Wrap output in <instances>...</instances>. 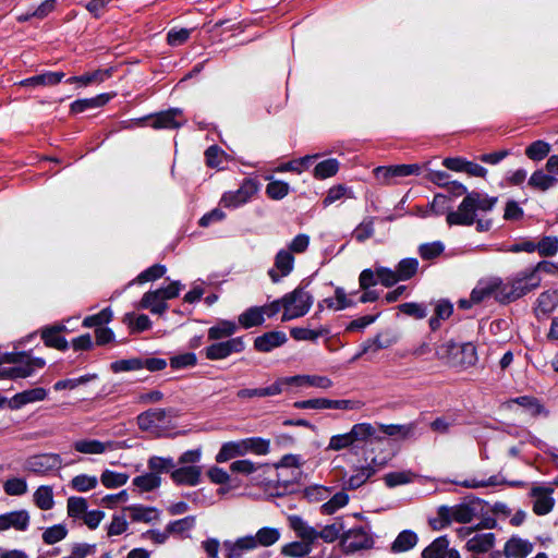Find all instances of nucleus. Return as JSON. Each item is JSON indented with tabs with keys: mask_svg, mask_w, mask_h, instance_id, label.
<instances>
[{
	"mask_svg": "<svg viewBox=\"0 0 558 558\" xmlns=\"http://www.w3.org/2000/svg\"><path fill=\"white\" fill-rule=\"evenodd\" d=\"M497 198L489 197L478 192L468 193L457 210L447 214V222L450 226H472L480 213L490 211Z\"/></svg>",
	"mask_w": 558,
	"mask_h": 558,
	"instance_id": "obj_1",
	"label": "nucleus"
},
{
	"mask_svg": "<svg viewBox=\"0 0 558 558\" xmlns=\"http://www.w3.org/2000/svg\"><path fill=\"white\" fill-rule=\"evenodd\" d=\"M45 364L44 359L31 357L25 352L4 353L0 355V378H26Z\"/></svg>",
	"mask_w": 558,
	"mask_h": 558,
	"instance_id": "obj_2",
	"label": "nucleus"
},
{
	"mask_svg": "<svg viewBox=\"0 0 558 558\" xmlns=\"http://www.w3.org/2000/svg\"><path fill=\"white\" fill-rule=\"evenodd\" d=\"M436 356L447 366L465 369L477 362L476 348L471 342L446 341L436 349Z\"/></svg>",
	"mask_w": 558,
	"mask_h": 558,
	"instance_id": "obj_3",
	"label": "nucleus"
},
{
	"mask_svg": "<svg viewBox=\"0 0 558 558\" xmlns=\"http://www.w3.org/2000/svg\"><path fill=\"white\" fill-rule=\"evenodd\" d=\"M542 278L535 270L524 269L507 281L501 280V291L498 293V302L510 303L527 294L541 284Z\"/></svg>",
	"mask_w": 558,
	"mask_h": 558,
	"instance_id": "obj_4",
	"label": "nucleus"
},
{
	"mask_svg": "<svg viewBox=\"0 0 558 558\" xmlns=\"http://www.w3.org/2000/svg\"><path fill=\"white\" fill-rule=\"evenodd\" d=\"M313 304L312 295L302 288H298L282 296V322L299 318L308 313Z\"/></svg>",
	"mask_w": 558,
	"mask_h": 558,
	"instance_id": "obj_5",
	"label": "nucleus"
},
{
	"mask_svg": "<svg viewBox=\"0 0 558 558\" xmlns=\"http://www.w3.org/2000/svg\"><path fill=\"white\" fill-rule=\"evenodd\" d=\"M258 191V183L252 179H245L236 191H228L222 194L219 205L235 209L246 204Z\"/></svg>",
	"mask_w": 558,
	"mask_h": 558,
	"instance_id": "obj_6",
	"label": "nucleus"
},
{
	"mask_svg": "<svg viewBox=\"0 0 558 558\" xmlns=\"http://www.w3.org/2000/svg\"><path fill=\"white\" fill-rule=\"evenodd\" d=\"M63 460L58 453H40L26 459L24 470L37 475H46L52 471L60 470Z\"/></svg>",
	"mask_w": 558,
	"mask_h": 558,
	"instance_id": "obj_7",
	"label": "nucleus"
},
{
	"mask_svg": "<svg viewBox=\"0 0 558 558\" xmlns=\"http://www.w3.org/2000/svg\"><path fill=\"white\" fill-rule=\"evenodd\" d=\"M245 349L243 337H234L227 340H218L205 349V356L210 361H219L231 354L241 353Z\"/></svg>",
	"mask_w": 558,
	"mask_h": 558,
	"instance_id": "obj_8",
	"label": "nucleus"
},
{
	"mask_svg": "<svg viewBox=\"0 0 558 558\" xmlns=\"http://www.w3.org/2000/svg\"><path fill=\"white\" fill-rule=\"evenodd\" d=\"M439 518L446 525L451 522L470 523L476 515L475 509L469 504H460L456 506H441L438 509Z\"/></svg>",
	"mask_w": 558,
	"mask_h": 558,
	"instance_id": "obj_9",
	"label": "nucleus"
},
{
	"mask_svg": "<svg viewBox=\"0 0 558 558\" xmlns=\"http://www.w3.org/2000/svg\"><path fill=\"white\" fill-rule=\"evenodd\" d=\"M342 545L347 551H357L373 547L374 541L369 532L364 527H353L343 533Z\"/></svg>",
	"mask_w": 558,
	"mask_h": 558,
	"instance_id": "obj_10",
	"label": "nucleus"
},
{
	"mask_svg": "<svg viewBox=\"0 0 558 558\" xmlns=\"http://www.w3.org/2000/svg\"><path fill=\"white\" fill-rule=\"evenodd\" d=\"M418 173L420 166L415 163L377 167L374 169L375 178L384 185L391 184L395 178L409 177Z\"/></svg>",
	"mask_w": 558,
	"mask_h": 558,
	"instance_id": "obj_11",
	"label": "nucleus"
},
{
	"mask_svg": "<svg viewBox=\"0 0 558 558\" xmlns=\"http://www.w3.org/2000/svg\"><path fill=\"white\" fill-rule=\"evenodd\" d=\"M501 291V279L498 277H489L481 279L471 292V301L480 304L489 298L498 301V293Z\"/></svg>",
	"mask_w": 558,
	"mask_h": 558,
	"instance_id": "obj_12",
	"label": "nucleus"
},
{
	"mask_svg": "<svg viewBox=\"0 0 558 558\" xmlns=\"http://www.w3.org/2000/svg\"><path fill=\"white\" fill-rule=\"evenodd\" d=\"M284 381V389L288 387H316L319 389H329L332 387V380L327 376L319 375H295L290 377H282Z\"/></svg>",
	"mask_w": 558,
	"mask_h": 558,
	"instance_id": "obj_13",
	"label": "nucleus"
},
{
	"mask_svg": "<svg viewBox=\"0 0 558 558\" xmlns=\"http://www.w3.org/2000/svg\"><path fill=\"white\" fill-rule=\"evenodd\" d=\"M294 268V257L286 248H281L275 256L274 267L268 270V276L271 281L277 283L283 277H287L292 272Z\"/></svg>",
	"mask_w": 558,
	"mask_h": 558,
	"instance_id": "obj_14",
	"label": "nucleus"
},
{
	"mask_svg": "<svg viewBox=\"0 0 558 558\" xmlns=\"http://www.w3.org/2000/svg\"><path fill=\"white\" fill-rule=\"evenodd\" d=\"M225 558H241L245 553L253 551L257 547L253 534L223 542Z\"/></svg>",
	"mask_w": 558,
	"mask_h": 558,
	"instance_id": "obj_15",
	"label": "nucleus"
},
{
	"mask_svg": "<svg viewBox=\"0 0 558 558\" xmlns=\"http://www.w3.org/2000/svg\"><path fill=\"white\" fill-rule=\"evenodd\" d=\"M167 412L163 409H150L137 416V424L142 430L159 433L166 425Z\"/></svg>",
	"mask_w": 558,
	"mask_h": 558,
	"instance_id": "obj_16",
	"label": "nucleus"
},
{
	"mask_svg": "<svg viewBox=\"0 0 558 558\" xmlns=\"http://www.w3.org/2000/svg\"><path fill=\"white\" fill-rule=\"evenodd\" d=\"M553 493L554 489L547 486H535L531 489L533 510L536 514L545 515L553 510L555 505Z\"/></svg>",
	"mask_w": 558,
	"mask_h": 558,
	"instance_id": "obj_17",
	"label": "nucleus"
},
{
	"mask_svg": "<svg viewBox=\"0 0 558 558\" xmlns=\"http://www.w3.org/2000/svg\"><path fill=\"white\" fill-rule=\"evenodd\" d=\"M73 448L76 452L83 454H104L108 451L117 449L113 441H100L98 439L82 438L73 442Z\"/></svg>",
	"mask_w": 558,
	"mask_h": 558,
	"instance_id": "obj_18",
	"label": "nucleus"
},
{
	"mask_svg": "<svg viewBox=\"0 0 558 558\" xmlns=\"http://www.w3.org/2000/svg\"><path fill=\"white\" fill-rule=\"evenodd\" d=\"M177 485L197 486L201 483L202 468L199 465H181L170 473Z\"/></svg>",
	"mask_w": 558,
	"mask_h": 558,
	"instance_id": "obj_19",
	"label": "nucleus"
},
{
	"mask_svg": "<svg viewBox=\"0 0 558 558\" xmlns=\"http://www.w3.org/2000/svg\"><path fill=\"white\" fill-rule=\"evenodd\" d=\"M29 513L24 509L0 514V532L10 529L26 531L29 525Z\"/></svg>",
	"mask_w": 558,
	"mask_h": 558,
	"instance_id": "obj_20",
	"label": "nucleus"
},
{
	"mask_svg": "<svg viewBox=\"0 0 558 558\" xmlns=\"http://www.w3.org/2000/svg\"><path fill=\"white\" fill-rule=\"evenodd\" d=\"M422 558H461L458 550L449 548L446 536L437 537L422 551Z\"/></svg>",
	"mask_w": 558,
	"mask_h": 558,
	"instance_id": "obj_21",
	"label": "nucleus"
},
{
	"mask_svg": "<svg viewBox=\"0 0 558 558\" xmlns=\"http://www.w3.org/2000/svg\"><path fill=\"white\" fill-rule=\"evenodd\" d=\"M185 122L183 113L180 109H169L159 112L151 118V126L154 129H177Z\"/></svg>",
	"mask_w": 558,
	"mask_h": 558,
	"instance_id": "obj_22",
	"label": "nucleus"
},
{
	"mask_svg": "<svg viewBox=\"0 0 558 558\" xmlns=\"http://www.w3.org/2000/svg\"><path fill=\"white\" fill-rule=\"evenodd\" d=\"M284 390V381L282 377H280L268 387L240 389L236 392V397L239 399L265 398L280 395Z\"/></svg>",
	"mask_w": 558,
	"mask_h": 558,
	"instance_id": "obj_23",
	"label": "nucleus"
},
{
	"mask_svg": "<svg viewBox=\"0 0 558 558\" xmlns=\"http://www.w3.org/2000/svg\"><path fill=\"white\" fill-rule=\"evenodd\" d=\"M47 390L41 387L27 389L22 392H19L14 395L8 402L9 408L12 410L21 409L22 407L37 402L43 401L47 398Z\"/></svg>",
	"mask_w": 558,
	"mask_h": 558,
	"instance_id": "obj_24",
	"label": "nucleus"
},
{
	"mask_svg": "<svg viewBox=\"0 0 558 558\" xmlns=\"http://www.w3.org/2000/svg\"><path fill=\"white\" fill-rule=\"evenodd\" d=\"M534 549L533 543L519 536L509 538L504 547L506 558H526Z\"/></svg>",
	"mask_w": 558,
	"mask_h": 558,
	"instance_id": "obj_25",
	"label": "nucleus"
},
{
	"mask_svg": "<svg viewBox=\"0 0 558 558\" xmlns=\"http://www.w3.org/2000/svg\"><path fill=\"white\" fill-rule=\"evenodd\" d=\"M289 524L301 541L313 546V544L318 539V530L310 525L308 522L303 520L301 517H289Z\"/></svg>",
	"mask_w": 558,
	"mask_h": 558,
	"instance_id": "obj_26",
	"label": "nucleus"
},
{
	"mask_svg": "<svg viewBox=\"0 0 558 558\" xmlns=\"http://www.w3.org/2000/svg\"><path fill=\"white\" fill-rule=\"evenodd\" d=\"M287 341L288 338L283 331H269L254 340V348L258 352H270L283 345Z\"/></svg>",
	"mask_w": 558,
	"mask_h": 558,
	"instance_id": "obj_27",
	"label": "nucleus"
},
{
	"mask_svg": "<svg viewBox=\"0 0 558 558\" xmlns=\"http://www.w3.org/2000/svg\"><path fill=\"white\" fill-rule=\"evenodd\" d=\"M558 305V292L545 291L542 292L534 307V313L538 319L547 318Z\"/></svg>",
	"mask_w": 558,
	"mask_h": 558,
	"instance_id": "obj_28",
	"label": "nucleus"
},
{
	"mask_svg": "<svg viewBox=\"0 0 558 558\" xmlns=\"http://www.w3.org/2000/svg\"><path fill=\"white\" fill-rule=\"evenodd\" d=\"M238 329L239 326L235 322L219 319L208 329L207 337L210 341L227 340L232 338Z\"/></svg>",
	"mask_w": 558,
	"mask_h": 558,
	"instance_id": "obj_29",
	"label": "nucleus"
},
{
	"mask_svg": "<svg viewBox=\"0 0 558 558\" xmlns=\"http://www.w3.org/2000/svg\"><path fill=\"white\" fill-rule=\"evenodd\" d=\"M65 330L64 325H57L46 327L41 331V338L47 347L54 348L58 350H65L68 348V341L60 333Z\"/></svg>",
	"mask_w": 558,
	"mask_h": 558,
	"instance_id": "obj_30",
	"label": "nucleus"
},
{
	"mask_svg": "<svg viewBox=\"0 0 558 558\" xmlns=\"http://www.w3.org/2000/svg\"><path fill=\"white\" fill-rule=\"evenodd\" d=\"M138 307L148 310L153 314L162 315L168 310V304L163 302L159 292L154 290L144 293Z\"/></svg>",
	"mask_w": 558,
	"mask_h": 558,
	"instance_id": "obj_31",
	"label": "nucleus"
},
{
	"mask_svg": "<svg viewBox=\"0 0 558 558\" xmlns=\"http://www.w3.org/2000/svg\"><path fill=\"white\" fill-rule=\"evenodd\" d=\"M63 77V72H46L39 75L25 78L20 82V85L25 87L52 86L60 83Z\"/></svg>",
	"mask_w": 558,
	"mask_h": 558,
	"instance_id": "obj_32",
	"label": "nucleus"
},
{
	"mask_svg": "<svg viewBox=\"0 0 558 558\" xmlns=\"http://www.w3.org/2000/svg\"><path fill=\"white\" fill-rule=\"evenodd\" d=\"M244 447L242 444V440H233V441H227L223 442L216 454V462L218 463H225L229 460H232L238 457H244Z\"/></svg>",
	"mask_w": 558,
	"mask_h": 558,
	"instance_id": "obj_33",
	"label": "nucleus"
},
{
	"mask_svg": "<svg viewBox=\"0 0 558 558\" xmlns=\"http://www.w3.org/2000/svg\"><path fill=\"white\" fill-rule=\"evenodd\" d=\"M495 534L482 533L476 534L466 542V549L475 554L487 553L494 547Z\"/></svg>",
	"mask_w": 558,
	"mask_h": 558,
	"instance_id": "obj_34",
	"label": "nucleus"
},
{
	"mask_svg": "<svg viewBox=\"0 0 558 558\" xmlns=\"http://www.w3.org/2000/svg\"><path fill=\"white\" fill-rule=\"evenodd\" d=\"M125 510L134 522L150 523L159 519V511L156 508L133 505Z\"/></svg>",
	"mask_w": 558,
	"mask_h": 558,
	"instance_id": "obj_35",
	"label": "nucleus"
},
{
	"mask_svg": "<svg viewBox=\"0 0 558 558\" xmlns=\"http://www.w3.org/2000/svg\"><path fill=\"white\" fill-rule=\"evenodd\" d=\"M417 535L411 530H404L398 534L391 544L392 553H404L412 549L417 544Z\"/></svg>",
	"mask_w": 558,
	"mask_h": 558,
	"instance_id": "obj_36",
	"label": "nucleus"
},
{
	"mask_svg": "<svg viewBox=\"0 0 558 558\" xmlns=\"http://www.w3.org/2000/svg\"><path fill=\"white\" fill-rule=\"evenodd\" d=\"M257 547H270L281 538V531L278 527L264 526L254 534Z\"/></svg>",
	"mask_w": 558,
	"mask_h": 558,
	"instance_id": "obj_37",
	"label": "nucleus"
},
{
	"mask_svg": "<svg viewBox=\"0 0 558 558\" xmlns=\"http://www.w3.org/2000/svg\"><path fill=\"white\" fill-rule=\"evenodd\" d=\"M111 99L109 94H100L96 97L78 99L72 102L71 111L73 113H81L87 109L98 108L106 105Z\"/></svg>",
	"mask_w": 558,
	"mask_h": 558,
	"instance_id": "obj_38",
	"label": "nucleus"
},
{
	"mask_svg": "<svg viewBox=\"0 0 558 558\" xmlns=\"http://www.w3.org/2000/svg\"><path fill=\"white\" fill-rule=\"evenodd\" d=\"M33 501L40 510H50L54 506L53 489L51 486L41 485L33 495Z\"/></svg>",
	"mask_w": 558,
	"mask_h": 558,
	"instance_id": "obj_39",
	"label": "nucleus"
},
{
	"mask_svg": "<svg viewBox=\"0 0 558 558\" xmlns=\"http://www.w3.org/2000/svg\"><path fill=\"white\" fill-rule=\"evenodd\" d=\"M374 473L375 469L369 464L355 468L353 474L345 481V486L350 489H356L366 483Z\"/></svg>",
	"mask_w": 558,
	"mask_h": 558,
	"instance_id": "obj_40",
	"label": "nucleus"
},
{
	"mask_svg": "<svg viewBox=\"0 0 558 558\" xmlns=\"http://www.w3.org/2000/svg\"><path fill=\"white\" fill-rule=\"evenodd\" d=\"M380 430L390 437H396L399 439H407L414 436L415 433V424H390V425H380Z\"/></svg>",
	"mask_w": 558,
	"mask_h": 558,
	"instance_id": "obj_41",
	"label": "nucleus"
},
{
	"mask_svg": "<svg viewBox=\"0 0 558 558\" xmlns=\"http://www.w3.org/2000/svg\"><path fill=\"white\" fill-rule=\"evenodd\" d=\"M557 183V179L551 175L545 173L543 170H536L532 173L529 179V186L539 191H547L553 187Z\"/></svg>",
	"mask_w": 558,
	"mask_h": 558,
	"instance_id": "obj_42",
	"label": "nucleus"
},
{
	"mask_svg": "<svg viewBox=\"0 0 558 558\" xmlns=\"http://www.w3.org/2000/svg\"><path fill=\"white\" fill-rule=\"evenodd\" d=\"M241 440L245 454L254 453L257 456H265L269 452L270 441L268 439H264L262 437H250Z\"/></svg>",
	"mask_w": 558,
	"mask_h": 558,
	"instance_id": "obj_43",
	"label": "nucleus"
},
{
	"mask_svg": "<svg viewBox=\"0 0 558 558\" xmlns=\"http://www.w3.org/2000/svg\"><path fill=\"white\" fill-rule=\"evenodd\" d=\"M264 323L262 308L252 306L239 315V325L245 329L260 326Z\"/></svg>",
	"mask_w": 558,
	"mask_h": 558,
	"instance_id": "obj_44",
	"label": "nucleus"
},
{
	"mask_svg": "<svg viewBox=\"0 0 558 558\" xmlns=\"http://www.w3.org/2000/svg\"><path fill=\"white\" fill-rule=\"evenodd\" d=\"M313 550V546L303 541H294L281 547V555L291 558H303Z\"/></svg>",
	"mask_w": 558,
	"mask_h": 558,
	"instance_id": "obj_45",
	"label": "nucleus"
},
{
	"mask_svg": "<svg viewBox=\"0 0 558 558\" xmlns=\"http://www.w3.org/2000/svg\"><path fill=\"white\" fill-rule=\"evenodd\" d=\"M348 502V494L344 492H338L320 506V512L326 515L333 514L339 509L345 507Z\"/></svg>",
	"mask_w": 558,
	"mask_h": 558,
	"instance_id": "obj_46",
	"label": "nucleus"
},
{
	"mask_svg": "<svg viewBox=\"0 0 558 558\" xmlns=\"http://www.w3.org/2000/svg\"><path fill=\"white\" fill-rule=\"evenodd\" d=\"M161 484V478L158 474L149 472L133 478V485L140 492H151L158 488Z\"/></svg>",
	"mask_w": 558,
	"mask_h": 558,
	"instance_id": "obj_47",
	"label": "nucleus"
},
{
	"mask_svg": "<svg viewBox=\"0 0 558 558\" xmlns=\"http://www.w3.org/2000/svg\"><path fill=\"white\" fill-rule=\"evenodd\" d=\"M339 170V161L336 158H329L318 162L314 168V177L318 180H325L333 177Z\"/></svg>",
	"mask_w": 558,
	"mask_h": 558,
	"instance_id": "obj_48",
	"label": "nucleus"
},
{
	"mask_svg": "<svg viewBox=\"0 0 558 558\" xmlns=\"http://www.w3.org/2000/svg\"><path fill=\"white\" fill-rule=\"evenodd\" d=\"M323 303L330 310L341 311L353 305V301L342 288H337L333 298H327Z\"/></svg>",
	"mask_w": 558,
	"mask_h": 558,
	"instance_id": "obj_49",
	"label": "nucleus"
},
{
	"mask_svg": "<svg viewBox=\"0 0 558 558\" xmlns=\"http://www.w3.org/2000/svg\"><path fill=\"white\" fill-rule=\"evenodd\" d=\"M98 485V478L94 475L88 474H78L74 476L71 482L70 486L73 490L80 492V493H86L94 488H96Z\"/></svg>",
	"mask_w": 558,
	"mask_h": 558,
	"instance_id": "obj_50",
	"label": "nucleus"
},
{
	"mask_svg": "<svg viewBox=\"0 0 558 558\" xmlns=\"http://www.w3.org/2000/svg\"><path fill=\"white\" fill-rule=\"evenodd\" d=\"M129 475L126 473L114 472L111 470H105L101 473L100 482L107 488H118L128 483Z\"/></svg>",
	"mask_w": 558,
	"mask_h": 558,
	"instance_id": "obj_51",
	"label": "nucleus"
},
{
	"mask_svg": "<svg viewBox=\"0 0 558 558\" xmlns=\"http://www.w3.org/2000/svg\"><path fill=\"white\" fill-rule=\"evenodd\" d=\"M317 158V155H307L305 157L291 160L289 162L282 163L277 168L279 172H296L302 173L305 169L310 167L312 161Z\"/></svg>",
	"mask_w": 558,
	"mask_h": 558,
	"instance_id": "obj_52",
	"label": "nucleus"
},
{
	"mask_svg": "<svg viewBox=\"0 0 558 558\" xmlns=\"http://www.w3.org/2000/svg\"><path fill=\"white\" fill-rule=\"evenodd\" d=\"M267 466V464L253 462L248 459L235 460L230 464V470L233 473H239L243 475H252L259 471L260 469Z\"/></svg>",
	"mask_w": 558,
	"mask_h": 558,
	"instance_id": "obj_53",
	"label": "nucleus"
},
{
	"mask_svg": "<svg viewBox=\"0 0 558 558\" xmlns=\"http://www.w3.org/2000/svg\"><path fill=\"white\" fill-rule=\"evenodd\" d=\"M148 468L153 473L160 474L165 472H172L175 466V462L171 457H151L148 462Z\"/></svg>",
	"mask_w": 558,
	"mask_h": 558,
	"instance_id": "obj_54",
	"label": "nucleus"
},
{
	"mask_svg": "<svg viewBox=\"0 0 558 558\" xmlns=\"http://www.w3.org/2000/svg\"><path fill=\"white\" fill-rule=\"evenodd\" d=\"M414 474L411 471H396L387 473L384 476L386 486L393 488L399 485H405L413 481Z\"/></svg>",
	"mask_w": 558,
	"mask_h": 558,
	"instance_id": "obj_55",
	"label": "nucleus"
},
{
	"mask_svg": "<svg viewBox=\"0 0 558 558\" xmlns=\"http://www.w3.org/2000/svg\"><path fill=\"white\" fill-rule=\"evenodd\" d=\"M167 271V268L165 265L156 264L151 267L147 268L146 270L142 271L135 280L131 281L129 286L133 284V282L137 283H145L149 281H155L159 278H161Z\"/></svg>",
	"mask_w": 558,
	"mask_h": 558,
	"instance_id": "obj_56",
	"label": "nucleus"
},
{
	"mask_svg": "<svg viewBox=\"0 0 558 558\" xmlns=\"http://www.w3.org/2000/svg\"><path fill=\"white\" fill-rule=\"evenodd\" d=\"M96 378H97L96 374H86V375L80 376L77 378L62 379V380H58L53 385V388L57 391L64 390V389L73 390L76 387H78L81 385H85Z\"/></svg>",
	"mask_w": 558,
	"mask_h": 558,
	"instance_id": "obj_57",
	"label": "nucleus"
},
{
	"mask_svg": "<svg viewBox=\"0 0 558 558\" xmlns=\"http://www.w3.org/2000/svg\"><path fill=\"white\" fill-rule=\"evenodd\" d=\"M550 151V145L544 141H535L525 149L527 158L534 161L543 160Z\"/></svg>",
	"mask_w": 558,
	"mask_h": 558,
	"instance_id": "obj_58",
	"label": "nucleus"
},
{
	"mask_svg": "<svg viewBox=\"0 0 558 558\" xmlns=\"http://www.w3.org/2000/svg\"><path fill=\"white\" fill-rule=\"evenodd\" d=\"M303 495L310 502H319L330 497L331 489L329 487L315 484L306 487Z\"/></svg>",
	"mask_w": 558,
	"mask_h": 558,
	"instance_id": "obj_59",
	"label": "nucleus"
},
{
	"mask_svg": "<svg viewBox=\"0 0 558 558\" xmlns=\"http://www.w3.org/2000/svg\"><path fill=\"white\" fill-rule=\"evenodd\" d=\"M69 517L82 519L87 511V501L83 497H70L66 502Z\"/></svg>",
	"mask_w": 558,
	"mask_h": 558,
	"instance_id": "obj_60",
	"label": "nucleus"
},
{
	"mask_svg": "<svg viewBox=\"0 0 558 558\" xmlns=\"http://www.w3.org/2000/svg\"><path fill=\"white\" fill-rule=\"evenodd\" d=\"M27 482L22 477L8 478L3 484V489L9 496H22L27 493Z\"/></svg>",
	"mask_w": 558,
	"mask_h": 558,
	"instance_id": "obj_61",
	"label": "nucleus"
},
{
	"mask_svg": "<svg viewBox=\"0 0 558 558\" xmlns=\"http://www.w3.org/2000/svg\"><path fill=\"white\" fill-rule=\"evenodd\" d=\"M418 269V260L416 258H404L397 266L399 279L404 281L412 278Z\"/></svg>",
	"mask_w": 558,
	"mask_h": 558,
	"instance_id": "obj_62",
	"label": "nucleus"
},
{
	"mask_svg": "<svg viewBox=\"0 0 558 558\" xmlns=\"http://www.w3.org/2000/svg\"><path fill=\"white\" fill-rule=\"evenodd\" d=\"M290 185L287 182L280 180H272L266 186V194L271 199H282L289 194Z\"/></svg>",
	"mask_w": 558,
	"mask_h": 558,
	"instance_id": "obj_63",
	"label": "nucleus"
},
{
	"mask_svg": "<svg viewBox=\"0 0 558 558\" xmlns=\"http://www.w3.org/2000/svg\"><path fill=\"white\" fill-rule=\"evenodd\" d=\"M536 246L541 256H554L558 252V238L554 235L544 236L538 243H536Z\"/></svg>",
	"mask_w": 558,
	"mask_h": 558,
	"instance_id": "obj_64",
	"label": "nucleus"
}]
</instances>
